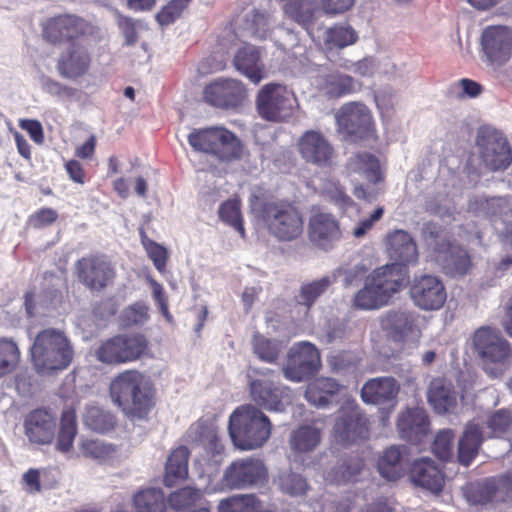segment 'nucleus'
Wrapping results in <instances>:
<instances>
[{
	"mask_svg": "<svg viewBox=\"0 0 512 512\" xmlns=\"http://www.w3.org/2000/svg\"><path fill=\"white\" fill-rule=\"evenodd\" d=\"M249 208L255 219L278 242H293L304 232L303 213L294 201L253 194Z\"/></svg>",
	"mask_w": 512,
	"mask_h": 512,
	"instance_id": "1",
	"label": "nucleus"
},
{
	"mask_svg": "<svg viewBox=\"0 0 512 512\" xmlns=\"http://www.w3.org/2000/svg\"><path fill=\"white\" fill-rule=\"evenodd\" d=\"M112 402L131 419L145 420L156 405V388L141 372L125 370L109 386Z\"/></svg>",
	"mask_w": 512,
	"mask_h": 512,
	"instance_id": "2",
	"label": "nucleus"
},
{
	"mask_svg": "<svg viewBox=\"0 0 512 512\" xmlns=\"http://www.w3.org/2000/svg\"><path fill=\"white\" fill-rule=\"evenodd\" d=\"M228 432L234 446L242 451L261 448L269 440L272 423L253 404L238 406L229 416Z\"/></svg>",
	"mask_w": 512,
	"mask_h": 512,
	"instance_id": "3",
	"label": "nucleus"
},
{
	"mask_svg": "<svg viewBox=\"0 0 512 512\" xmlns=\"http://www.w3.org/2000/svg\"><path fill=\"white\" fill-rule=\"evenodd\" d=\"M30 354L37 371H62L72 363L74 349L63 330L46 328L35 336Z\"/></svg>",
	"mask_w": 512,
	"mask_h": 512,
	"instance_id": "4",
	"label": "nucleus"
},
{
	"mask_svg": "<svg viewBox=\"0 0 512 512\" xmlns=\"http://www.w3.org/2000/svg\"><path fill=\"white\" fill-rule=\"evenodd\" d=\"M472 348L488 376L496 378L504 374L512 357V348L499 329L491 326L477 328L472 335Z\"/></svg>",
	"mask_w": 512,
	"mask_h": 512,
	"instance_id": "5",
	"label": "nucleus"
},
{
	"mask_svg": "<svg viewBox=\"0 0 512 512\" xmlns=\"http://www.w3.org/2000/svg\"><path fill=\"white\" fill-rule=\"evenodd\" d=\"M188 142L195 151L213 155L224 162L240 160L244 153L241 140L223 126L195 129L188 135Z\"/></svg>",
	"mask_w": 512,
	"mask_h": 512,
	"instance_id": "6",
	"label": "nucleus"
},
{
	"mask_svg": "<svg viewBox=\"0 0 512 512\" xmlns=\"http://www.w3.org/2000/svg\"><path fill=\"white\" fill-rule=\"evenodd\" d=\"M150 352L148 338L139 332L121 333L103 340L94 350L97 361L121 365L140 360Z\"/></svg>",
	"mask_w": 512,
	"mask_h": 512,
	"instance_id": "7",
	"label": "nucleus"
},
{
	"mask_svg": "<svg viewBox=\"0 0 512 512\" xmlns=\"http://www.w3.org/2000/svg\"><path fill=\"white\" fill-rule=\"evenodd\" d=\"M369 420L355 400L345 401L337 412L332 430L333 440L348 446L369 438Z\"/></svg>",
	"mask_w": 512,
	"mask_h": 512,
	"instance_id": "8",
	"label": "nucleus"
},
{
	"mask_svg": "<svg viewBox=\"0 0 512 512\" xmlns=\"http://www.w3.org/2000/svg\"><path fill=\"white\" fill-rule=\"evenodd\" d=\"M274 378L272 370H254V376H249L248 381L250 398L253 405L260 410L283 412L289 388L282 386Z\"/></svg>",
	"mask_w": 512,
	"mask_h": 512,
	"instance_id": "9",
	"label": "nucleus"
},
{
	"mask_svg": "<svg viewBox=\"0 0 512 512\" xmlns=\"http://www.w3.org/2000/svg\"><path fill=\"white\" fill-rule=\"evenodd\" d=\"M427 230L429 237L435 239L431 258L441 267L443 273L451 277L466 275L472 267L467 250L448 239H438L439 227L436 225L429 224Z\"/></svg>",
	"mask_w": 512,
	"mask_h": 512,
	"instance_id": "10",
	"label": "nucleus"
},
{
	"mask_svg": "<svg viewBox=\"0 0 512 512\" xmlns=\"http://www.w3.org/2000/svg\"><path fill=\"white\" fill-rule=\"evenodd\" d=\"M295 101L294 93L285 85L267 83L256 95V109L262 119L282 122L291 115Z\"/></svg>",
	"mask_w": 512,
	"mask_h": 512,
	"instance_id": "11",
	"label": "nucleus"
},
{
	"mask_svg": "<svg viewBox=\"0 0 512 512\" xmlns=\"http://www.w3.org/2000/svg\"><path fill=\"white\" fill-rule=\"evenodd\" d=\"M78 281L90 291L100 292L111 286L116 278V268L109 257L102 253L84 256L75 262Z\"/></svg>",
	"mask_w": 512,
	"mask_h": 512,
	"instance_id": "12",
	"label": "nucleus"
},
{
	"mask_svg": "<svg viewBox=\"0 0 512 512\" xmlns=\"http://www.w3.org/2000/svg\"><path fill=\"white\" fill-rule=\"evenodd\" d=\"M268 481V468L256 457L234 460L224 471L223 483L230 489H246Z\"/></svg>",
	"mask_w": 512,
	"mask_h": 512,
	"instance_id": "13",
	"label": "nucleus"
},
{
	"mask_svg": "<svg viewBox=\"0 0 512 512\" xmlns=\"http://www.w3.org/2000/svg\"><path fill=\"white\" fill-rule=\"evenodd\" d=\"M321 366L317 347L307 341L295 344L288 353V362L283 372L286 379L301 382L314 376Z\"/></svg>",
	"mask_w": 512,
	"mask_h": 512,
	"instance_id": "14",
	"label": "nucleus"
},
{
	"mask_svg": "<svg viewBox=\"0 0 512 512\" xmlns=\"http://www.w3.org/2000/svg\"><path fill=\"white\" fill-rule=\"evenodd\" d=\"M247 98V89L240 80L219 78L205 86L204 101L216 108L230 110L240 107Z\"/></svg>",
	"mask_w": 512,
	"mask_h": 512,
	"instance_id": "15",
	"label": "nucleus"
},
{
	"mask_svg": "<svg viewBox=\"0 0 512 512\" xmlns=\"http://www.w3.org/2000/svg\"><path fill=\"white\" fill-rule=\"evenodd\" d=\"M337 121L354 140L370 139L376 134L372 113L362 103L350 102L344 104L337 114Z\"/></svg>",
	"mask_w": 512,
	"mask_h": 512,
	"instance_id": "16",
	"label": "nucleus"
},
{
	"mask_svg": "<svg viewBox=\"0 0 512 512\" xmlns=\"http://www.w3.org/2000/svg\"><path fill=\"white\" fill-rule=\"evenodd\" d=\"M297 151L306 164L317 168L333 165L335 149L330 141L319 131L307 130L298 139Z\"/></svg>",
	"mask_w": 512,
	"mask_h": 512,
	"instance_id": "17",
	"label": "nucleus"
},
{
	"mask_svg": "<svg viewBox=\"0 0 512 512\" xmlns=\"http://www.w3.org/2000/svg\"><path fill=\"white\" fill-rule=\"evenodd\" d=\"M417 318V314L413 311L391 309L380 316L379 324L390 340L404 344L409 338L421 336Z\"/></svg>",
	"mask_w": 512,
	"mask_h": 512,
	"instance_id": "18",
	"label": "nucleus"
},
{
	"mask_svg": "<svg viewBox=\"0 0 512 512\" xmlns=\"http://www.w3.org/2000/svg\"><path fill=\"white\" fill-rule=\"evenodd\" d=\"M409 293L414 305L425 311L439 310L447 299L442 280L428 274L414 277Z\"/></svg>",
	"mask_w": 512,
	"mask_h": 512,
	"instance_id": "19",
	"label": "nucleus"
},
{
	"mask_svg": "<svg viewBox=\"0 0 512 512\" xmlns=\"http://www.w3.org/2000/svg\"><path fill=\"white\" fill-rule=\"evenodd\" d=\"M88 23L73 14H61L46 20L42 29L43 38L52 44L71 42L84 36Z\"/></svg>",
	"mask_w": 512,
	"mask_h": 512,
	"instance_id": "20",
	"label": "nucleus"
},
{
	"mask_svg": "<svg viewBox=\"0 0 512 512\" xmlns=\"http://www.w3.org/2000/svg\"><path fill=\"white\" fill-rule=\"evenodd\" d=\"M308 237L313 245L328 251L342 238L340 223L335 215L313 210L308 222Z\"/></svg>",
	"mask_w": 512,
	"mask_h": 512,
	"instance_id": "21",
	"label": "nucleus"
},
{
	"mask_svg": "<svg viewBox=\"0 0 512 512\" xmlns=\"http://www.w3.org/2000/svg\"><path fill=\"white\" fill-rule=\"evenodd\" d=\"M481 46L491 65H503L512 55V31L506 26H488L482 32Z\"/></svg>",
	"mask_w": 512,
	"mask_h": 512,
	"instance_id": "22",
	"label": "nucleus"
},
{
	"mask_svg": "<svg viewBox=\"0 0 512 512\" xmlns=\"http://www.w3.org/2000/svg\"><path fill=\"white\" fill-rule=\"evenodd\" d=\"M24 434L34 445H49L55 438L56 416L47 408L30 411L23 421Z\"/></svg>",
	"mask_w": 512,
	"mask_h": 512,
	"instance_id": "23",
	"label": "nucleus"
},
{
	"mask_svg": "<svg viewBox=\"0 0 512 512\" xmlns=\"http://www.w3.org/2000/svg\"><path fill=\"white\" fill-rule=\"evenodd\" d=\"M476 143L481 148V158L489 170H505L512 163V151L505 138L495 134L479 135Z\"/></svg>",
	"mask_w": 512,
	"mask_h": 512,
	"instance_id": "24",
	"label": "nucleus"
},
{
	"mask_svg": "<svg viewBox=\"0 0 512 512\" xmlns=\"http://www.w3.org/2000/svg\"><path fill=\"white\" fill-rule=\"evenodd\" d=\"M91 55L88 48L80 42H73L60 55L57 61L58 73L67 79H78L88 73Z\"/></svg>",
	"mask_w": 512,
	"mask_h": 512,
	"instance_id": "25",
	"label": "nucleus"
},
{
	"mask_svg": "<svg viewBox=\"0 0 512 512\" xmlns=\"http://www.w3.org/2000/svg\"><path fill=\"white\" fill-rule=\"evenodd\" d=\"M397 429L401 438L419 445L430 431L428 414L423 408H407L398 416Z\"/></svg>",
	"mask_w": 512,
	"mask_h": 512,
	"instance_id": "26",
	"label": "nucleus"
},
{
	"mask_svg": "<svg viewBox=\"0 0 512 512\" xmlns=\"http://www.w3.org/2000/svg\"><path fill=\"white\" fill-rule=\"evenodd\" d=\"M386 247L390 258L399 267L405 269L406 266L418 262L417 244L411 234L405 230L396 229L389 232L386 236Z\"/></svg>",
	"mask_w": 512,
	"mask_h": 512,
	"instance_id": "27",
	"label": "nucleus"
},
{
	"mask_svg": "<svg viewBox=\"0 0 512 512\" xmlns=\"http://www.w3.org/2000/svg\"><path fill=\"white\" fill-rule=\"evenodd\" d=\"M400 386L393 377H376L369 379L361 388V399L367 404L389 405L394 408Z\"/></svg>",
	"mask_w": 512,
	"mask_h": 512,
	"instance_id": "28",
	"label": "nucleus"
},
{
	"mask_svg": "<svg viewBox=\"0 0 512 512\" xmlns=\"http://www.w3.org/2000/svg\"><path fill=\"white\" fill-rule=\"evenodd\" d=\"M407 271L397 264H387L375 269L367 278L389 303L394 294L400 292L407 280Z\"/></svg>",
	"mask_w": 512,
	"mask_h": 512,
	"instance_id": "29",
	"label": "nucleus"
},
{
	"mask_svg": "<svg viewBox=\"0 0 512 512\" xmlns=\"http://www.w3.org/2000/svg\"><path fill=\"white\" fill-rule=\"evenodd\" d=\"M233 66L254 84L260 83L266 77L261 51L250 43L238 48L233 57Z\"/></svg>",
	"mask_w": 512,
	"mask_h": 512,
	"instance_id": "30",
	"label": "nucleus"
},
{
	"mask_svg": "<svg viewBox=\"0 0 512 512\" xmlns=\"http://www.w3.org/2000/svg\"><path fill=\"white\" fill-rule=\"evenodd\" d=\"M346 170L349 175L362 176L373 184L384 180L378 158L368 152H359L350 157L346 163Z\"/></svg>",
	"mask_w": 512,
	"mask_h": 512,
	"instance_id": "31",
	"label": "nucleus"
},
{
	"mask_svg": "<svg viewBox=\"0 0 512 512\" xmlns=\"http://www.w3.org/2000/svg\"><path fill=\"white\" fill-rule=\"evenodd\" d=\"M413 482L431 492L439 493L444 486V477L435 463L430 459H420L411 468Z\"/></svg>",
	"mask_w": 512,
	"mask_h": 512,
	"instance_id": "32",
	"label": "nucleus"
},
{
	"mask_svg": "<svg viewBox=\"0 0 512 512\" xmlns=\"http://www.w3.org/2000/svg\"><path fill=\"white\" fill-rule=\"evenodd\" d=\"M427 397L438 414H445L457 405L454 386L444 378H435L431 381Z\"/></svg>",
	"mask_w": 512,
	"mask_h": 512,
	"instance_id": "33",
	"label": "nucleus"
},
{
	"mask_svg": "<svg viewBox=\"0 0 512 512\" xmlns=\"http://www.w3.org/2000/svg\"><path fill=\"white\" fill-rule=\"evenodd\" d=\"M465 496L469 502L477 505H486L494 500L504 501L498 477L469 483L465 488Z\"/></svg>",
	"mask_w": 512,
	"mask_h": 512,
	"instance_id": "34",
	"label": "nucleus"
},
{
	"mask_svg": "<svg viewBox=\"0 0 512 512\" xmlns=\"http://www.w3.org/2000/svg\"><path fill=\"white\" fill-rule=\"evenodd\" d=\"M341 385L333 378L320 377L309 382L305 390L306 400L316 407H327L337 395Z\"/></svg>",
	"mask_w": 512,
	"mask_h": 512,
	"instance_id": "35",
	"label": "nucleus"
},
{
	"mask_svg": "<svg viewBox=\"0 0 512 512\" xmlns=\"http://www.w3.org/2000/svg\"><path fill=\"white\" fill-rule=\"evenodd\" d=\"M482 441L483 434L480 426L469 422L459 440L458 461L464 466H469L477 456Z\"/></svg>",
	"mask_w": 512,
	"mask_h": 512,
	"instance_id": "36",
	"label": "nucleus"
},
{
	"mask_svg": "<svg viewBox=\"0 0 512 512\" xmlns=\"http://www.w3.org/2000/svg\"><path fill=\"white\" fill-rule=\"evenodd\" d=\"M189 456L190 452L185 446H180L171 452L165 466L164 483L166 486L172 487L187 478Z\"/></svg>",
	"mask_w": 512,
	"mask_h": 512,
	"instance_id": "37",
	"label": "nucleus"
},
{
	"mask_svg": "<svg viewBox=\"0 0 512 512\" xmlns=\"http://www.w3.org/2000/svg\"><path fill=\"white\" fill-rule=\"evenodd\" d=\"M364 466V459L358 455L342 457L328 473L327 479L336 484L357 482Z\"/></svg>",
	"mask_w": 512,
	"mask_h": 512,
	"instance_id": "38",
	"label": "nucleus"
},
{
	"mask_svg": "<svg viewBox=\"0 0 512 512\" xmlns=\"http://www.w3.org/2000/svg\"><path fill=\"white\" fill-rule=\"evenodd\" d=\"M321 439L322 431L320 428L312 424H303L292 431L289 445L295 453H309L318 447Z\"/></svg>",
	"mask_w": 512,
	"mask_h": 512,
	"instance_id": "39",
	"label": "nucleus"
},
{
	"mask_svg": "<svg viewBox=\"0 0 512 512\" xmlns=\"http://www.w3.org/2000/svg\"><path fill=\"white\" fill-rule=\"evenodd\" d=\"M377 469L383 478L389 481L398 480L404 474L400 448L390 446L385 449L377 461Z\"/></svg>",
	"mask_w": 512,
	"mask_h": 512,
	"instance_id": "40",
	"label": "nucleus"
},
{
	"mask_svg": "<svg viewBox=\"0 0 512 512\" xmlns=\"http://www.w3.org/2000/svg\"><path fill=\"white\" fill-rule=\"evenodd\" d=\"M77 435L76 412L72 408L65 409L60 418L55 448L61 453L70 452Z\"/></svg>",
	"mask_w": 512,
	"mask_h": 512,
	"instance_id": "41",
	"label": "nucleus"
},
{
	"mask_svg": "<svg viewBox=\"0 0 512 512\" xmlns=\"http://www.w3.org/2000/svg\"><path fill=\"white\" fill-rule=\"evenodd\" d=\"M352 305L357 310L370 311L380 309L388 303L372 285L371 281L366 278L364 286L355 293Z\"/></svg>",
	"mask_w": 512,
	"mask_h": 512,
	"instance_id": "42",
	"label": "nucleus"
},
{
	"mask_svg": "<svg viewBox=\"0 0 512 512\" xmlns=\"http://www.w3.org/2000/svg\"><path fill=\"white\" fill-rule=\"evenodd\" d=\"M322 90L330 99L346 96L354 92V79L340 72H332L325 76Z\"/></svg>",
	"mask_w": 512,
	"mask_h": 512,
	"instance_id": "43",
	"label": "nucleus"
},
{
	"mask_svg": "<svg viewBox=\"0 0 512 512\" xmlns=\"http://www.w3.org/2000/svg\"><path fill=\"white\" fill-rule=\"evenodd\" d=\"M325 45L329 49L344 48L354 44L358 35L350 25L336 24L326 30Z\"/></svg>",
	"mask_w": 512,
	"mask_h": 512,
	"instance_id": "44",
	"label": "nucleus"
},
{
	"mask_svg": "<svg viewBox=\"0 0 512 512\" xmlns=\"http://www.w3.org/2000/svg\"><path fill=\"white\" fill-rule=\"evenodd\" d=\"M21 352L12 339L0 338V378L12 373L19 364Z\"/></svg>",
	"mask_w": 512,
	"mask_h": 512,
	"instance_id": "45",
	"label": "nucleus"
},
{
	"mask_svg": "<svg viewBox=\"0 0 512 512\" xmlns=\"http://www.w3.org/2000/svg\"><path fill=\"white\" fill-rule=\"evenodd\" d=\"M219 217L222 222L233 227L242 238L245 237L244 220L239 199H228L223 202L219 207Z\"/></svg>",
	"mask_w": 512,
	"mask_h": 512,
	"instance_id": "46",
	"label": "nucleus"
},
{
	"mask_svg": "<svg viewBox=\"0 0 512 512\" xmlns=\"http://www.w3.org/2000/svg\"><path fill=\"white\" fill-rule=\"evenodd\" d=\"M84 423L90 429L104 433L115 427V417L102 408L91 406L86 409Z\"/></svg>",
	"mask_w": 512,
	"mask_h": 512,
	"instance_id": "47",
	"label": "nucleus"
},
{
	"mask_svg": "<svg viewBox=\"0 0 512 512\" xmlns=\"http://www.w3.org/2000/svg\"><path fill=\"white\" fill-rule=\"evenodd\" d=\"M252 348L256 356L261 361L267 363H275L281 353V347L278 342L266 338L258 332L252 337Z\"/></svg>",
	"mask_w": 512,
	"mask_h": 512,
	"instance_id": "48",
	"label": "nucleus"
},
{
	"mask_svg": "<svg viewBox=\"0 0 512 512\" xmlns=\"http://www.w3.org/2000/svg\"><path fill=\"white\" fill-rule=\"evenodd\" d=\"M331 284L332 280L329 276L303 284L298 295V303L308 309L311 308L316 300L327 291Z\"/></svg>",
	"mask_w": 512,
	"mask_h": 512,
	"instance_id": "49",
	"label": "nucleus"
},
{
	"mask_svg": "<svg viewBox=\"0 0 512 512\" xmlns=\"http://www.w3.org/2000/svg\"><path fill=\"white\" fill-rule=\"evenodd\" d=\"M140 236L141 244L144 247L147 256L153 262L155 268L160 273H164L166 271V265L168 260L167 249L163 245L150 239L143 230H141Z\"/></svg>",
	"mask_w": 512,
	"mask_h": 512,
	"instance_id": "50",
	"label": "nucleus"
},
{
	"mask_svg": "<svg viewBox=\"0 0 512 512\" xmlns=\"http://www.w3.org/2000/svg\"><path fill=\"white\" fill-rule=\"evenodd\" d=\"M278 484L281 491L291 496L304 495L308 490L306 479L291 470L279 474Z\"/></svg>",
	"mask_w": 512,
	"mask_h": 512,
	"instance_id": "51",
	"label": "nucleus"
},
{
	"mask_svg": "<svg viewBox=\"0 0 512 512\" xmlns=\"http://www.w3.org/2000/svg\"><path fill=\"white\" fill-rule=\"evenodd\" d=\"M80 450L86 458L95 459L97 461H106L113 458L115 454L114 445L92 439L82 441Z\"/></svg>",
	"mask_w": 512,
	"mask_h": 512,
	"instance_id": "52",
	"label": "nucleus"
},
{
	"mask_svg": "<svg viewBox=\"0 0 512 512\" xmlns=\"http://www.w3.org/2000/svg\"><path fill=\"white\" fill-rule=\"evenodd\" d=\"M191 1L192 0H170L155 15L157 23L161 27H166L173 24L178 18L181 17L183 11L188 7Z\"/></svg>",
	"mask_w": 512,
	"mask_h": 512,
	"instance_id": "53",
	"label": "nucleus"
},
{
	"mask_svg": "<svg viewBox=\"0 0 512 512\" xmlns=\"http://www.w3.org/2000/svg\"><path fill=\"white\" fill-rule=\"evenodd\" d=\"M201 496L199 489L184 487L172 492L168 497V503L175 510H184L195 505Z\"/></svg>",
	"mask_w": 512,
	"mask_h": 512,
	"instance_id": "54",
	"label": "nucleus"
},
{
	"mask_svg": "<svg viewBox=\"0 0 512 512\" xmlns=\"http://www.w3.org/2000/svg\"><path fill=\"white\" fill-rule=\"evenodd\" d=\"M454 433L451 429L441 430L437 433L432 451L437 458L447 461L452 456Z\"/></svg>",
	"mask_w": 512,
	"mask_h": 512,
	"instance_id": "55",
	"label": "nucleus"
},
{
	"mask_svg": "<svg viewBox=\"0 0 512 512\" xmlns=\"http://www.w3.org/2000/svg\"><path fill=\"white\" fill-rule=\"evenodd\" d=\"M58 219V213L50 207H43L28 218V224L34 229H42L55 223Z\"/></svg>",
	"mask_w": 512,
	"mask_h": 512,
	"instance_id": "56",
	"label": "nucleus"
},
{
	"mask_svg": "<svg viewBox=\"0 0 512 512\" xmlns=\"http://www.w3.org/2000/svg\"><path fill=\"white\" fill-rule=\"evenodd\" d=\"M200 441L207 453L212 456L220 455L224 451V446L221 443L217 431L212 427L203 428L200 433Z\"/></svg>",
	"mask_w": 512,
	"mask_h": 512,
	"instance_id": "57",
	"label": "nucleus"
},
{
	"mask_svg": "<svg viewBox=\"0 0 512 512\" xmlns=\"http://www.w3.org/2000/svg\"><path fill=\"white\" fill-rule=\"evenodd\" d=\"M512 425V417L509 412L505 410H498L492 414L488 419V427L492 433L499 436L505 433Z\"/></svg>",
	"mask_w": 512,
	"mask_h": 512,
	"instance_id": "58",
	"label": "nucleus"
},
{
	"mask_svg": "<svg viewBox=\"0 0 512 512\" xmlns=\"http://www.w3.org/2000/svg\"><path fill=\"white\" fill-rule=\"evenodd\" d=\"M123 317L128 324H142L149 317L148 306L143 302H136L124 310Z\"/></svg>",
	"mask_w": 512,
	"mask_h": 512,
	"instance_id": "59",
	"label": "nucleus"
},
{
	"mask_svg": "<svg viewBox=\"0 0 512 512\" xmlns=\"http://www.w3.org/2000/svg\"><path fill=\"white\" fill-rule=\"evenodd\" d=\"M384 212V207L378 206L368 218L359 221L357 226L353 229V236L355 238L365 236L374 227L375 223L382 219Z\"/></svg>",
	"mask_w": 512,
	"mask_h": 512,
	"instance_id": "60",
	"label": "nucleus"
},
{
	"mask_svg": "<svg viewBox=\"0 0 512 512\" xmlns=\"http://www.w3.org/2000/svg\"><path fill=\"white\" fill-rule=\"evenodd\" d=\"M455 87L461 91L458 93V97L464 98H476L483 92V86L469 78H462L456 84Z\"/></svg>",
	"mask_w": 512,
	"mask_h": 512,
	"instance_id": "61",
	"label": "nucleus"
},
{
	"mask_svg": "<svg viewBox=\"0 0 512 512\" xmlns=\"http://www.w3.org/2000/svg\"><path fill=\"white\" fill-rule=\"evenodd\" d=\"M149 283L152 289L153 298L157 302L159 309L163 316H165L168 320L172 318L169 312L168 307V297L164 291L163 286L156 281L155 279H149Z\"/></svg>",
	"mask_w": 512,
	"mask_h": 512,
	"instance_id": "62",
	"label": "nucleus"
},
{
	"mask_svg": "<svg viewBox=\"0 0 512 512\" xmlns=\"http://www.w3.org/2000/svg\"><path fill=\"white\" fill-rule=\"evenodd\" d=\"M251 29L253 36L266 39L270 32L268 17L264 13L255 11L252 15Z\"/></svg>",
	"mask_w": 512,
	"mask_h": 512,
	"instance_id": "63",
	"label": "nucleus"
},
{
	"mask_svg": "<svg viewBox=\"0 0 512 512\" xmlns=\"http://www.w3.org/2000/svg\"><path fill=\"white\" fill-rule=\"evenodd\" d=\"M19 126L29 134L31 140L36 144H42L44 142V131L40 121L36 119H21Z\"/></svg>",
	"mask_w": 512,
	"mask_h": 512,
	"instance_id": "64",
	"label": "nucleus"
}]
</instances>
